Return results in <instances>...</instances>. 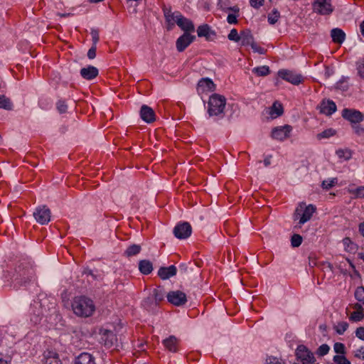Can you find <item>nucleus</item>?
I'll return each mask as SVG.
<instances>
[{"mask_svg":"<svg viewBox=\"0 0 364 364\" xmlns=\"http://www.w3.org/2000/svg\"><path fill=\"white\" fill-rule=\"evenodd\" d=\"M72 309L74 314L80 317H89L95 311L93 301L85 296L74 297L72 301Z\"/></svg>","mask_w":364,"mask_h":364,"instance_id":"nucleus-1","label":"nucleus"},{"mask_svg":"<svg viewBox=\"0 0 364 364\" xmlns=\"http://www.w3.org/2000/svg\"><path fill=\"white\" fill-rule=\"evenodd\" d=\"M226 105V99L218 94L212 95L208 104V113L210 117L223 116L224 109Z\"/></svg>","mask_w":364,"mask_h":364,"instance_id":"nucleus-2","label":"nucleus"},{"mask_svg":"<svg viewBox=\"0 0 364 364\" xmlns=\"http://www.w3.org/2000/svg\"><path fill=\"white\" fill-rule=\"evenodd\" d=\"M316 210L314 205L311 204L306 206L304 203H300L295 210L294 219L299 218V224L303 225L311 218Z\"/></svg>","mask_w":364,"mask_h":364,"instance_id":"nucleus-3","label":"nucleus"},{"mask_svg":"<svg viewBox=\"0 0 364 364\" xmlns=\"http://www.w3.org/2000/svg\"><path fill=\"white\" fill-rule=\"evenodd\" d=\"M297 363L294 364H317L314 354L304 345H300L296 350Z\"/></svg>","mask_w":364,"mask_h":364,"instance_id":"nucleus-4","label":"nucleus"},{"mask_svg":"<svg viewBox=\"0 0 364 364\" xmlns=\"http://www.w3.org/2000/svg\"><path fill=\"white\" fill-rule=\"evenodd\" d=\"M297 363L294 364H317L314 354L304 345H300L296 350Z\"/></svg>","mask_w":364,"mask_h":364,"instance_id":"nucleus-5","label":"nucleus"},{"mask_svg":"<svg viewBox=\"0 0 364 364\" xmlns=\"http://www.w3.org/2000/svg\"><path fill=\"white\" fill-rule=\"evenodd\" d=\"M341 116L344 119L350 122L351 125L354 124H360L364 120V114L355 109H343L342 110Z\"/></svg>","mask_w":364,"mask_h":364,"instance_id":"nucleus-6","label":"nucleus"},{"mask_svg":"<svg viewBox=\"0 0 364 364\" xmlns=\"http://www.w3.org/2000/svg\"><path fill=\"white\" fill-rule=\"evenodd\" d=\"M278 76L294 85H298L304 81V77L301 74L286 69L279 70Z\"/></svg>","mask_w":364,"mask_h":364,"instance_id":"nucleus-7","label":"nucleus"},{"mask_svg":"<svg viewBox=\"0 0 364 364\" xmlns=\"http://www.w3.org/2000/svg\"><path fill=\"white\" fill-rule=\"evenodd\" d=\"M51 213L46 205H41L36 208L33 212V217L41 225H46L50 220Z\"/></svg>","mask_w":364,"mask_h":364,"instance_id":"nucleus-8","label":"nucleus"},{"mask_svg":"<svg viewBox=\"0 0 364 364\" xmlns=\"http://www.w3.org/2000/svg\"><path fill=\"white\" fill-rule=\"evenodd\" d=\"M314 11L321 15H329L333 11L331 0H315L313 3Z\"/></svg>","mask_w":364,"mask_h":364,"instance_id":"nucleus-9","label":"nucleus"},{"mask_svg":"<svg viewBox=\"0 0 364 364\" xmlns=\"http://www.w3.org/2000/svg\"><path fill=\"white\" fill-rule=\"evenodd\" d=\"M174 236L180 240H184L191 236L192 228L188 222L177 224L173 230Z\"/></svg>","mask_w":364,"mask_h":364,"instance_id":"nucleus-10","label":"nucleus"},{"mask_svg":"<svg viewBox=\"0 0 364 364\" xmlns=\"http://www.w3.org/2000/svg\"><path fill=\"white\" fill-rule=\"evenodd\" d=\"M166 297L169 303L177 306H183L187 301L186 294L181 291H171L168 293Z\"/></svg>","mask_w":364,"mask_h":364,"instance_id":"nucleus-11","label":"nucleus"},{"mask_svg":"<svg viewBox=\"0 0 364 364\" xmlns=\"http://www.w3.org/2000/svg\"><path fill=\"white\" fill-rule=\"evenodd\" d=\"M196 39V36L189 33H184L176 42V47L178 52H183L191 45Z\"/></svg>","mask_w":364,"mask_h":364,"instance_id":"nucleus-12","label":"nucleus"},{"mask_svg":"<svg viewBox=\"0 0 364 364\" xmlns=\"http://www.w3.org/2000/svg\"><path fill=\"white\" fill-rule=\"evenodd\" d=\"M292 127L290 125L277 127L272 129V137L274 139L283 141L289 136Z\"/></svg>","mask_w":364,"mask_h":364,"instance_id":"nucleus-13","label":"nucleus"},{"mask_svg":"<svg viewBox=\"0 0 364 364\" xmlns=\"http://www.w3.org/2000/svg\"><path fill=\"white\" fill-rule=\"evenodd\" d=\"M140 117L146 123H152L156 120V114L154 109L146 105H143L141 107Z\"/></svg>","mask_w":364,"mask_h":364,"instance_id":"nucleus-14","label":"nucleus"},{"mask_svg":"<svg viewBox=\"0 0 364 364\" xmlns=\"http://www.w3.org/2000/svg\"><path fill=\"white\" fill-rule=\"evenodd\" d=\"M215 85L212 80L205 77L202 78L198 82L197 91L198 93H204L207 92H211L215 90Z\"/></svg>","mask_w":364,"mask_h":364,"instance_id":"nucleus-15","label":"nucleus"},{"mask_svg":"<svg viewBox=\"0 0 364 364\" xmlns=\"http://www.w3.org/2000/svg\"><path fill=\"white\" fill-rule=\"evenodd\" d=\"M179 17L177 18V22L176 23L183 31L184 33H189L195 31V27L193 22L184 17L181 15H178Z\"/></svg>","mask_w":364,"mask_h":364,"instance_id":"nucleus-16","label":"nucleus"},{"mask_svg":"<svg viewBox=\"0 0 364 364\" xmlns=\"http://www.w3.org/2000/svg\"><path fill=\"white\" fill-rule=\"evenodd\" d=\"M320 112L330 116L336 111V105L333 100L322 101L319 107Z\"/></svg>","mask_w":364,"mask_h":364,"instance_id":"nucleus-17","label":"nucleus"},{"mask_svg":"<svg viewBox=\"0 0 364 364\" xmlns=\"http://www.w3.org/2000/svg\"><path fill=\"white\" fill-rule=\"evenodd\" d=\"M98 69L92 65H89L87 68H82L80 70L81 76L85 80H92L98 75Z\"/></svg>","mask_w":364,"mask_h":364,"instance_id":"nucleus-18","label":"nucleus"},{"mask_svg":"<svg viewBox=\"0 0 364 364\" xmlns=\"http://www.w3.org/2000/svg\"><path fill=\"white\" fill-rule=\"evenodd\" d=\"M43 364H61V361L56 352L46 350L43 353Z\"/></svg>","mask_w":364,"mask_h":364,"instance_id":"nucleus-19","label":"nucleus"},{"mask_svg":"<svg viewBox=\"0 0 364 364\" xmlns=\"http://www.w3.org/2000/svg\"><path fill=\"white\" fill-rule=\"evenodd\" d=\"M177 269L174 265L168 267H161L158 271V275L161 279H168L176 274Z\"/></svg>","mask_w":364,"mask_h":364,"instance_id":"nucleus-20","label":"nucleus"},{"mask_svg":"<svg viewBox=\"0 0 364 364\" xmlns=\"http://www.w3.org/2000/svg\"><path fill=\"white\" fill-rule=\"evenodd\" d=\"M163 344L168 350L176 353L178 350V340L174 336H170L163 341Z\"/></svg>","mask_w":364,"mask_h":364,"instance_id":"nucleus-21","label":"nucleus"},{"mask_svg":"<svg viewBox=\"0 0 364 364\" xmlns=\"http://www.w3.org/2000/svg\"><path fill=\"white\" fill-rule=\"evenodd\" d=\"M75 364H97L95 358L88 353H80L75 360Z\"/></svg>","mask_w":364,"mask_h":364,"instance_id":"nucleus-22","label":"nucleus"},{"mask_svg":"<svg viewBox=\"0 0 364 364\" xmlns=\"http://www.w3.org/2000/svg\"><path fill=\"white\" fill-rule=\"evenodd\" d=\"M331 37L332 38L333 42L341 44L346 39V33L342 29L336 28L331 31Z\"/></svg>","mask_w":364,"mask_h":364,"instance_id":"nucleus-23","label":"nucleus"},{"mask_svg":"<svg viewBox=\"0 0 364 364\" xmlns=\"http://www.w3.org/2000/svg\"><path fill=\"white\" fill-rule=\"evenodd\" d=\"M241 45L243 46H251L255 42V38L250 30L246 29L241 31Z\"/></svg>","mask_w":364,"mask_h":364,"instance_id":"nucleus-24","label":"nucleus"},{"mask_svg":"<svg viewBox=\"0 0 364 364\" xmlns=\"http://www.w3.org/2000/svg\"><path fill=\"white\" fill-rule=\"evenodd\" d=\"M197 33L198 37H205L207 40L210 39L211 35H215L208 24L199 26L197 28Z\"/></svg>","mask_w":364,"mask_h":364,"instance_id":"nucleus-25","label":"nucleus"},{"mask_svg":"<svg viewBox=\"0 0 364 364\" xmlns=\"http://www.w3.org/2000/svg\"><path fill=\"white\" fill-rule=\"evenodd\" d=\"M163 11L166 21L172 25L177 22L178 15H181L179 11L172 12L171 9L164 8Z\"/></svg>","mask_w":364,"mask_h":364,"instance_id":"nucleus-26","label":"nucleus"},{"mask_svg":"<svg viewBox=\"0 0 364 364\" xmlns=\"http://www.w3.org/2000/svg\"><path fill=\"white\" fill-rule=\"evenodd\" d=\"M218 6L223 11H232L234 13L240 12V8L238 7V6H237V5H235L233 6H230L229 0H218Z\"/></svg>","mask_w":364,"mask_h":364,"instance_id":"nucleus-27","label":"nucleus"},{"mask_svg":"<svg viewBox=\"0 0 364 364\" xmlns=\"http://www.w3.org/2000/svg\"><path fill=\"white\" fill-rule=\"evenodd\" d=\"M139 269L143 274H149L153 271L152 263L147 259H143L139 262Z\"/></svg>","mask_w":364,"mask_h":364,"instance_id":"nucleus-28","label":"nucleus"},{"mask_svg":"<svg viewBox=\"0 0 364 364\" xmlns=\"http://www.w3.org/2000/svg\"><path fill=\"white\" fill-rule=\"evenodd\" d=\"M252 72L259 77H264L268 75L270 73V70L269 66L262 65L257 68H254L252 70Z\"/></svg>","mask_w":364,"mask_h":364,"instance_id":"nucleus-29","label":"nucleus"},{"mask_svg":"<svg viewBox=\"0 0 364 364\" xmlns=\"http://www.w3.org/2000/svg\"><path fill=\"white\" fill-rule=\"evenodd\" d=\"M336 154L339 159L348 161L351 159L353 152L349 149H339Z\"/></svg>","mask_w":364,"mask_h":364,"instance_id":"nucleus-30","label":"nucleus"},{"mask_svg":"<svg viewBox=\"0 0 364 364\" xmlns=\"http://www.w3.org/2000/svg\"><path fill=\"white\" fill-rule=\"evenodd\" d=\"M0 108L6 110L13 109V103L9 98L6 97L4 95H0Z\"/></svg>","mask_w":364,"mask_h":364,"instance_id":"nucleus-31","label":"nucleus"},{"mask_svg":"<svg viewBox=\"0 0 364 364\" xmlns=\"http://www.w3.org/2000/svg\"><path fill=\"white\" fill-rule=\"evenodd\" d=\"M164 292L162 288L157 287L153 291V298L154 299V305L156 306L158 304L164 299Z\"/></svg>","mask_w":364,"mask_h":364,"instance_id":"nucleus-32","label":"nucleus"},{"mask_svg":"<svg viewBox=\"0 0 364 364\" xmlns=\"http://www.w3.org/2000/svg\"><path fill=\"white\" fill-rule=\"evenodd\" d=\"M141 249V246L139 245H132L127 248L124 255L127 257L134 256L140 252Z\"/></svg>","mask_w":364,"mask_h":364,"instance_id":"nucleus-33","label":"nucleus"},{"mask_svg":"<svg viewBox=\"0 0 364 364\" xmlns=\"http://www.w3.org/2000/svg\"><path fill=\"white\" fill-rule=\"evenodd\" d=\"M343 243L347 252H354L358 249L357 245L353 243L349 237H345L343 240Z\"/></svg>","mask_w":364,"mask_h":364,"instance_id":"nucleus-34","label":"nucleus"},{"mask_svg":"<svg viewBox=\"0 0 364 364\" xmlns=\"http://www.w3.org/2000/svg\"><path fill=\"white\" fill-rule=\"evenodd\" d=\"M280 18V12L277 9H274L267 16L268 22L271 25L275 24L279 18Z\"/></svg>","mask_w":364,"mask_h":364,"instance_id":"nucleus-35","label":"nucleus"},{"mask_svg":"<svg viewBox=\"0 0 364 364\" xmlns=\"http://www.w3.org/2000/svg\"><path fill=\"white\" fill-rule=\"evenodd\" d=\"M348 193L354 195V198H364V186H358L354 189H348Z\"/></svg>","mask_w":364,"mask_h":364,"instance_id":"nucleus-36","label":"nucleus"},{"mask_svg":"<svg viewBox=\"0 0 364 364\" xmlns=\"http://www.w3.org/2000/svg\"><path fill=\"white\" fill-rule=\"evenodd\" d=\"M348 328V323L346 321H340L334 326V329L339 335H343Z\"/></svg>","mask_w":364,"mask_h":364,"instance_id":"nucleus-37","label":"nucleus"},{"mask_svg":"<svg viewBox=\"0 0 364 364\" xmlns=\"http://www.w3.org/2000/svg\"><path fill=\"white\" fill-rule=\"evenodd\" d=\"M355 299L364 306V287H358L355 291Z\"/></svg>","mask_w":364,"mask_h":364,"instance_id":"nucleus-38","label":"nucleus"},{"mask_svg":"<svg viewBox=\"0 0 364 364\" xmlns=\"http://www.w3.org/2000/svg\"><path fill=\"white\" fill-rule=\"evenodd\" d=\"M336 134V131L333 129H328L324 130L323 132L317 134V139H326L329 138L330 136H333Z\"/></svg>","mask_w":364,"mask_h":364,"instance_id":"nucleus-39","label":"nucleus"},{"mask_svg":"<svg viewBox=\"0 0 364 364\" xmlns=\"http://www.w3.org/2000/svg\"><path fill=\"white\" fill-rule=\"evenodd\" d=\"M302 237L299 234H294L291 238V245L294 247H299L302 242Z\"/></svg>","mask_w":364,"mask_h":364,"instance_id":"nucleus-40","label":"nucleus"},{"mask_svg":"<svg viewBox=\"0 0 364 364\" xmlns=\"http://www.w3.org/2000/svg\"><path fill=\"white\" fill-rule=\"evenodd\" d=\"M228 38L230 41L239 42L241 38V33L239 34L235 28H232L228 34Z\"/></svg>","mask_w":364,"mask_h":364,"instance_id":"nucleus-41","label":"nucleus"},{"mask_svg":"<svg viewBox=\"0 0 364 364\" xmlns=\"http://www.w3.org/2000/svg\"><path fill=\"white\" fill-rule=\"evenodd\" d=\"M282 113H283V108H282V105H280V104L277 105V103H274L272 107L270 114L272 115L275 114L276 115L275 117H278V116H280Z\"/></svg>","mask_w":364,"mask_h":364,"instance_id":"nucleus-42","label":"nucleus"},{"mask_svg":"<svg viewBox=\"0 0 364 364\" xmlns=\"http://www.w3.org/2000/svg\"><path fill=\"white\" fill-rule=\"evenodd\" d=\"M333 360L336 364H351L350 362L343 355H334Z\"/></svg>","mask_w":364,"mask_h":364,"instance_id":"nucleus-43","label":"nucleus"},{"mask_svg":"<svg viewBox=\"0 0 364 364\" xmlns=\"http://www.w3.org/2000/svg\"><path fill=\"white\" fill-rule=\"evenodd\" d=\"M333 350L338 354L344 355L346 353L345 345L340 342L334 343Z\"/></svg>","mask_w":364,"mask_h":364,"instance_id":"nucleus-44","label":"nucleus"},{"mask_svg":"<svg viewBox=\"0 0 364 364\" xmlns=\"http://www.w3.org/2000/svg\"><path fill=\"white\" fill-rule=\"evenodd\" d=\"M363 318L364 314L362 311H355L351 314L350 316V319L353 321H360Z\"/></svg>","mask_w":364,"mask_h":364,"instance_id":"nucleus-45","label":"nucleus"},{"mask_svg":"<svg viewBox=\"0 0 364 364\" xmlns=\"http://www.w3.org/2000/svg\"><path fill=\"white\" fill-rule=\"evenodd\" d=\"M56 108L60 114H63L67 112L68 105L63 100H58L56 103Z\"/></svg>","mask_w":364,"mask_h":364,"instance_id":"nucleus-46","label":"nucleus"},{"mask_svg":"<svg viewBox=\"0 0 364 364\" xmlns=\"http://www.w3.org/2000/svg\"><path fill=\"white\" fill-rule=\"evenodd\" d=\"M356 65L359 76L364 79V58L359 60L357 62Z\"/></svg>","mask_w":364,"mask_h":364,"instance_id":"nucleus-47","label":"nucleus"},{"mask_svg":"<svg viewBox=\"0 0 364 364\" xmlns=\"http://www.w3.org/2000/svg\"><path fill=\"white\" fill-rule=\"evenodd\" d=\"M329 350L330 348L327 344H322L317 349L316 353L320 356H323L328 353Z\"/></svg>","mask_w":364,"mask_h":364,"instance_id":"nucleus-48","label":"nucleus"},{"mask_svg":"<svg viewBox=\"0 0 364 364\" xmlns=\"http://www.w3.org/2000/svg\"><path fill=\"white\" fill-rule=\"evenodd\" d=\"M239 16V13H232L229 14L227 17V21L230 24H236L237 23V17Z\"/></svg>","mask_w":364,"mask_h":364,"instance_id":"nucleus-49","label":"nucleus"},{"mask_svg":"<svg viewBox=\"0 0 364 364\" xmlns=\"http://www.w3.org/2000/svg\"><path fill=\"white\" fill-rule=\"evenodd\" d=\"M90 34L92 36V41L93 46H96L100 40L98 30L92 28L91 30Z\"/></svg>","mask_w":364,"mask_h":364,"instance_id":"nucleus-50","label":"nucleus"},{"mask_svg":"<svg viewBox=\"0 0 364 364\" xmlns=\"http://www.w3.org/2000/svg\"><path fill=\"white\" fill-rule=\"evenodd\" d=\"M354 132L358 135V136H361V135H363L364 134V127H363L361 125H360L359 124H352L351 125Z\"/></svg>","mask_w":364,"mask_h":364,"instance_id":"nucleus-51","label":"nucleus"},{"mask_svg":"<svg viewBox=\"0 0 364 364\" xmlns=\"http://www.w3.org/2000/svg\"><path fill=\"white\" fill-rule=\"evenodd\" d=\"M250 46L252 49L254 50V52L258 53L262 55L265 54L267 51L264 48L257 46L255 42H254Z\"/></svg>","mask_w":364,"mask_h":364,"instance_id":"nucleus-52","label":"nucleus"},{"mask_svg":"<svg viewBox=\"0 0 364 364\" xmlns=\"http://www.w3.org/2000/svg\"><path fill=\"white\" fill-rule=\"evenodd\" d=\"M336 179H332L331 181H323L322 182V187L324 189L329 190L331 188H332L336 184Z\"/></svg>","mask_w":364,"mask_h":364,"instance_id":"nucleus-53","label":"nucleus"},{"mask_svg":"<svg viewBox=\"0 0 364 364\" xmlns=\"http://www.w3.org/2000/svg\"><path fill=\"white\" fill-rule=\"evenodd\" d=\"M266 364H284V363L279 358L272 356L267 359Z\"/></svg>","mask_w":364,"mask_h":364,"instance_id":"nucleus-54","label":"nucleus"},{"mask_svg":"<svg viewBox=\"0 0 364 364\" xmlns=\"http://www.w3.org/2000/svg\"><path fill=\"white\" fill-rule=\"evenodd\" d=\"M336 87L337 89L342 90L345 91V90H348V85L346 84V82L345 81L340 80L339 82H338L336 83Z\"/></svg>","mask_w":364,"mask_h":364,"instance_id":"nucleus-55","label":"nucleus"},{"mask_svg":"<svg viewBox=\"0 0 364 364\" xmlns=\"http://www.w3.org/2000/svg\"><path fill=\"white\" fill-rule=\"evenodd\" d=\"M96 46H93L89 49L87 52V57L90 59H94L96 56Z\"/></svg>","mask_w":364,"mask_h":364,"instance_id":"nucleus-56","label":"nucleus"},{"mask_svg":"<svg viewBox=\"0 0 364 364\" xmlns=\"http://www.w3.org/2000/svg\"><path fill=\"white\" fill-rule=\"evenodd\" d=\"M354 355L356 358H362L363 360H364V347L362 346V347L359 348L358 349H357L354 352Z\"/></svg>","mask_w":364,"mask_h":364,"instance_id":"nucleus-57","label":"nucleus"},{"mask_svg":"<svg viewBox=\"0 0 364 364\" xmlns=\"http://www.w3.org/2000/svg\"><path fill=\"white\" fill-rule=\"evenodd\" d=\"M264 0H250V5L255 8L259 9L263 5Z\"/></svg>","mask_w":364,"mask_h":364,"instance_id":"nucleus-58","label":"nucleus"},{"mask_svg":"<svg viewBox=\"0 0 364 364\" xmlns=\"http://www.w3.org/2000/svg\"><path fill=\"white\" fill-rule=\"evenodd\" d=\"M355 336L360 340L364 341V327H358L355 331Z\"/></svg>","mask_w":364,"mask_h":364,"instance_id":"nucleus-59","label":"nucleus"},{"mask_svg":"<svg viewBox=\"0 0 364 364\" xmlns=\"http://www.w3.org/2000/svg\"><path fill=\"white\" fill-rule=\"evenodd\" d=\"M143 305L146 307V308H149L151 307L152 305H154V299L153 297H147L144 301V304Z\"/></svg>","mask_w":364,"mask_h":364,"instance_id":"nucleus-60","label":"nucleus"},{"mask_svg":"<svg viewBox=\"0 0 364 364\" xmlns=\"http://www.w3.org/2000/svg\"><path fill=\"white\" fill-rule=\"evenodd\" d=\"M271 158H272V156L269 155V156H267L264 159V164L266 167L269 166L270 164H271Z\"/></svg>","mask_w":364,"mask_h":364,"instance_id":"nucleus-61","label":"nucleus"},{"mask_svg":"<svg viewBox=\"0 0 364 364\" xmlns=\"http://www.w3.org/2000/svg\"><path fill=\"white\" fill-rule=\"evenodd\" d=\"M363 304H362V303L360 302L356 303L354 305V309H355V311H362L363 312Z\"/></svg>","mask_w":364,"mask_h":364,"instance_id":"nucleus-62","label":"nucleus"},{"mask_svg":"<svg viewBox=\"0 0 364 364\" xmlns=\"http://www.w3.org/2000/svg\"><path fill=\"white\" fill-rule=\"evenodd\" d=\"M359 231L360 232V233L362 234V235L364 237V222H363V223H361L359 225Z\"/></svg>","mask_w":364,"mask_h":364,"instance_id":"nucleus-63","label":"nucleus"},{"mask_svg":"<svg viewBox=\"0 0 364 364\" xmlns=\"http://www.w3.org/2000/svg\"><path fill=\"white\" fill-rule=\"evenodd\" d=\"M360 29L362 35L364 36V20L360 24Z\"/></svg>","mask_w":364,"mask_h":364,"instance_id":"nucleus-64","label":"nucleus"}]
</instances>
